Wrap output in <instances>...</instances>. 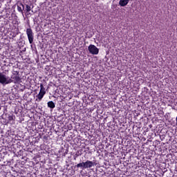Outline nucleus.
<instances>
[{
  "mask_svg": "<svg viewBox=\"0 0 177 177\" xmlns=\"http://www.w3.org/2000/svg\"><path fill=\"white\" fill-rule=\"evenodd\" d=\"M21 6H22L23 9H24V5H23V3H21Z\"/></svg>",
  "mask_w": 177,
  "mask_h": 177,
  "instance_id": "13",
  "label": "nucleus"
},
{
  "mask_svg": "<svg viewBox=\"0 0 177 177\" xmlns=\"http://www.w3.org/2000/svg\"><path fill=\"white\" fill-rule=\"evenodd\" d=\"M17 10L18 12H23V10L21 9V7H20V6H17Z\"/></svg>",
  "mask_w": 177,
  "mask_h": 177,
  "instance_id": "12",
  "label": "nucleus"
},
{
  "mask_svg": "<svg viewBox=\"0 0 177 177\" xmlns=\"http://www.w3.org/2000/svg\"><path fill=\"white\" fill-rule=\"evenodd\" d=\"M26 12H31V6L26 5Z\"/></svg>",
  "mask_w": 177,
  "mask_h": 177,
  "instance_id": "11",
  "label": "nucleus"
},
{
  "mask_svg": "<svg viewBox=\"0 0 177 177\" xmlns=\"http://www.w3.org/2000/svg\"><path fill=\"white\" fill-rule=\"evenodd\" d=\"M0 84H1V85L9 84V79H8L6 75L2 73H0Z\"/></svg>",
  "mask_w": 177,
  "mask_h": 177,
  "instance_id": "5",
  "label": "nucleus"
},
{
  "mask_svg": "<svg viewBox=\"0 0 177 177\" xmlns=\"http://www.w3.org/2000/svg\"><path fill=\"white\" fill-rule=\"evenodd\" d=\"M88 49L89 53H91V55H99V48H97L96 46L91 44L90 46H88Z\"/></svg>",
  "mask_w": 177,
  "mask_h": 177,
  "instance_id": "4",
  "label": "nucleus"
},
{
  "mask_svg": "<svg viewBox=\"0 0 177 177\" xmlns=\"http://www.w3.org/2000/svg\"><path fill=\"white\" fill-rule=\"evenodd\" d=\"M46 94V91H45V87L44 86L43 84H40V91L39 94L36 96L38 99L39 102H41L42 99H44V96Z\"/></svg>",
  "mask_w": 177,
  "mask_h": 177,
  "instance_id": "2",
  "label": "nucleus"
},
{
  "mask_svg": "<svg viewBox=\"0 0 177 177\" xmlns=\"http://www.w3.org/2000/svg\"><path fill=\"white\" fill-rule=\"evenodd\" d=\"M47 105L50 109H55V107H56V105H55V102H53V101H49L47 103Z\"/></svg>",
  "mask_w": 177,
  "mask_h": 177,
  "instance_id": "9",
  "label": "nucleus"
},
{
  "mask_svg": "<svg viewBox=\"0 0 177 177\" xmlns=\"http://www.w3.org/2000/svg\"><path fill=\"white\" fill-rule=\"evenodd\" d=\"M21 82V77H20V73L17 71H14L12 73L10 78H8L9 84H20Z\"/></svg>",
  "mask_w": 177,
  "mask_h": 177,
  "instance_id": "1",
  "label": "nucleus"
},
{
  "mask_svg": "<svg viewBox=\"0 0 177 177\" xmlns=\"http://www.w3.org/2000/svg\"><path fill=\"white\" fill-rule=\"evenodd\" d=\"M26 35L28 37L29 44H32V42H34V32H32V29H31V28L26 29Z\"/></svg>",
  "mask_w": 177,
  "mask_h": 177,
  "instance_id": "3",
  "label": "nucleus"
},
{
  "mask_svg": "<svg viewBox=\"0 0 177 177\" xmlns=\"http://www.w3.org/2000/svg\"><path fill=\"white\" fill-rule=\"evenodd\" d=\"M8 121H15L16 120V116L14 115H9L8 117Z\"/></svg>",
  "mask_w": 177,
  "mask_h": 177,
  "instance_id": "10",
  "label": "nucleus"
},
{
  "mask_svg": "<svg viewBox=\"0 0 177 177\" xmlns=\"http://www.w3.org/2000/svg\"><path fill=\"white\" fill-rule=\"evenodd\" d=\"M129 3V0H120L119 1V5H120V6H127Z\"/></svg>",
  "mask_w": 177,
  "mask_h": 177,
  "instance_id": "7",
  "label": "nucleus"
},
{
  "mask_svg": "<svg viewBox=\"0 0 177 177\" xmlns=\"http://www.w3.org/2000/svg\"><path fill=\"white\" fill-rule=\"evenodd\" d=\"M76 168H82V169H86L85 166V162H80L75 165Z\"/></svg>",
  "mask_w": 177,
  "mask_h": 177,
  "instance_id": "8",
  "label": "nucleus"
},
{
  "mask_svg": "<svg viewBox=\"0 0 177 177\" xmlns=\"http://www.w3.org/2000/svg\"><path fill=\"white\" fill-rule=\"evenodd\" d=\"M86 169L87 168H92V167H95L96 165V163L95 162H92L91 160H86L84 162Z\"/></svg>",
  "mask_w": 177,
  "mask_h": 177,
  "instance_id": "6",
  "label": "nucleus"
}]
</instances>
